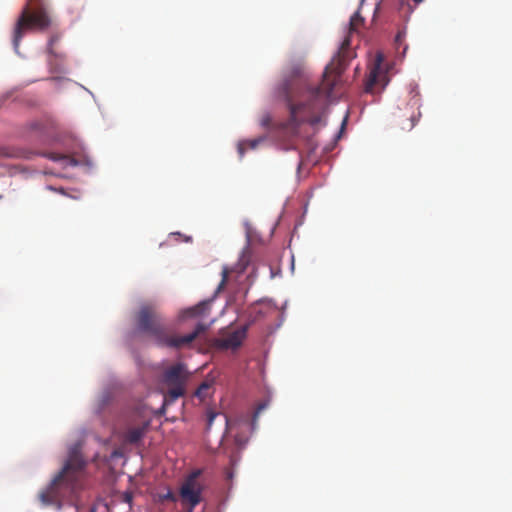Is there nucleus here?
I'll return each mask as SVG.
<instances>
[{"instance_id":"f257e3e1","label":"nucleus","mask_w":512,"mask_h":512,"mask_svg":"<svg viewBox=\"0 0 512 512\" xmlns=\"http://www.w3.org/2000/svg\"><path fill=\"white\" fill-rule=\"evenodd\" d=\"M364 24V18L359 12H355L349 22V32L341 43V46L326 66L322 82L315 87H306L295 97L286 92V104L289 110V118L280 124V129L290 137L299 136V128L308 123L315 127L322 122L325 116L328 99L334 88L341 80V75L346 67L348 51L351 46L350 35L357 32Z\"/></svg>"},{"instance_id":"f03ea898","label":"nucleus","mask_w":512,"mask_h":512,"mask_svg":"<svg viewBox=\"0 0 512 512\" xmlns=\"http://www.w3.org/2000/svg\"><path fill=\"white\" fill-rule=\"evenodd\" d=\"M135 329L145 335L157 347L181 350L189 347L192 342L208 329V325L199 322L192 332L179 335L165 323L163 315L152 304L140 306L134 316Z\"/></svg>"},{"instance_id":"b1692460","label":"nucleus","mask_w":512,"mask_h":512,"mask_svg":"<svg viewBox=\"0 0 512 512\" xmlns=\"http://www.w3.org/2000/svg\"><path fill=\"white\" fill-rule=\"evenodd\" d=\"M194 508H191V506H189V509L187 512H193Z\"/></svg>"},{"instance_id":"423d86ee","label":"nucleus","mask_w":512,"mask_h":512,"mask_svg":"<svg viewBox=\"0 0 512 512\" xmlns=\"http://www.w3.org/2000/svg\"><path fill=\"white\" fill-rule=\"evenodd\" d=\"M188 379V373L182 363H177L169 367L163 374V382L167 385V397L170 401H175L185 394V384Z\"/></svg>"},{"instance_id":"393cba45","label":"nucleus","mask_w":512,"mask_h":512,"mask_svg":"<svg viewBox=\"0 0 512 512\" xmlns=\"http://www.w3.org/2000/svg\"><path fill=\"white\" fill-rule=\"evenodd\" d=\"M57 191H59V192H60V193H62V194L64 193V191H63V189H62V188L58 189Z\"/></svg>"},{"instance_id":"6ab92c4d","label":"nucleus","mask_w":512,"mask_h":512,"mask_svg":"<svg viewBox=\"0 0 512 512\" xmlns=\"http://www.w3.org/2000/svg\"><path fill=\"white\" fill-rule=\"evenodd\" d=\"M267 407V403H261L257 406L255 412H254V416H253V420L256 421V419L258 418L259 414L264 410L266 409Z\"/></svg>"},{"instance_id":"5701e85b","label":"nucleus","mask_w":512,"mask_h":512,"mask_svg":"<svg viewBox=\"0 0 512 512\" xmlns=\"http://www.w3.org/2000/svg\"><path fill=\"white\" fill-rule=\"evenodd\" d=\"M400 38H401V36H400V34H398L397 37H396V41L399 42Z\"/></svg>"},{"instance_id":"2eb2a0df","label":"nucleus","mask_w":512,"mask_h":512,"mask_svg":"<svg viewBox=\"0 0 512 512\" xmlns=\"http://www.w3.org/2000/svg\"><path fill=\"white\" fill-rule=\"evenodd\" d=\"M212 386V381H204L200 384V386L197 388L196 390V393L195 395L201 399H204L207 394H208V390L211 388Z\"/></svg>"},{"instance_id":"6e6552de","label":"nucleus","mask_w":512,"mask_h":512,"mask_svg":"<svg viewBox=\"0 0 512 512\" xmlns=\"http://www.w3.org/2000/svg\"><path fill=\"white\" fill-rule=\"evenodd\" d=\"M247 326H242L225 337L216 340V346L221 349H237L241 346L243 340L246 337Z\"/></svg>"},{"instance_id":"7ed1b4c3","label":"nucleus","mask_w":512,"mask_h":512,"mask_svg":"<svg viewBox=\"0 0 512 512\" xmlns=\"http://www.w3.org/2000/svg\"><path fill=\"white\" fill-rule=\"evenodd\" d=\"M85 464L82 455L78 451L72 450L62 470L39 494L42 503L60 506L63 500L77 493L82 488Z\"/></svg>"},{"instance_id":"9d476101","label":"nucleus","mask_w":512,"mask_h":512,"mask_svg":"<svg viewBox=\"0 0 512 512\" xmlns=\"http://www.w3.org/2000/svg\"><path fill=\"white\" fill-rule=\"evenodd\" d=\"M208 303L201 302L193 307L187 308L180 313V319L184 320L186 318H194L198 316L205 315L208 310Z\"/></svg>"},{"instance_id":"f8f14e48","label":"nucleus","mask_w":512,"mask_h":512,"mask_svg":"<svg viewBox=\"0 0 512 512\" xmlns=\"http://www.w3.org/2000/svg\"><path fill=\"white\" fill-rule=\"evenodd\" d=\"M146 431V425L141 427H133L125 433V441L130 444L139 442L144 436Z\"/></svg>"},{"instance_id":"bb28decb","label":"nucleus","mask_w":512,"mask_h":512,"mask_svg":"<svg viewBox=\"0 0 512 512\" xmlns=\"http://www.w3.org/2000/svg\"><path fill=\"white\" fill-rule=\"evenodd\" d=\"M92 512H94V511H92Z\"/></svg>"},{"instance_id":"4468645a","label":"nucleus","mask_w":512,"mask_h":512,"mask_svg":"<svg viewBox=\"0 0 512 512\" xmlns=\"http://www.w3.org/2000/svg\"><path fill=\"white\" fill-rule=\"evenodd\" d=\"M47 157L53 161L59 162L62 161L65 163V165H75L76 162L69 156L58 154V153H49L47 154Z\"/></svg>"},{"instance_id":"0eeeda50","label":"nucleus","mask_w":512,"mask_h":512,"mask_svg":"<svg viewBox=\"0 0 512 512\" xmlns=\"http://www.w3.org/2000/svg\"><path fill=\"white\" fill-rule=\"evenodd\" d=\"M201 471L192 472L183 482L180 488V498L183 505L195 508L201 502L202 485L198 482Z\"/></svg>"},{"instance_id":"20e7f679","label":"nucleus","mask_w":512,"mask_h":512,"mask_svg":"<svg viewBox=\"0 0 512 512\" xmlns=\"http://www.w3.org/2000/svg\"><path fill=\"white\" fill-rule=\"evenodd\" d=\"M52 24L47 0H27L13 29L12 44L18 53L20 42L27 31H45Z\"/></svg>"},{"instance_id":"4be33fe9","label":"nucleus","mask_w":512,"mask_h":512,"mask_svg":"<svg viewBox=\"0 0 512 512\" xmlns=\"http://www.w3.org/2000/svg\"><path fill=\"white\" fill-rule=\"evenodd\" d=\"M415 4L421 3L423 0H413Z\"/></svg>"},{"instance_id":"a878e982","label":"nucleus","mask_w":512,"mask_h":512,"mask_svg":"<svg viewBox=\"0 0 512 512\" xmlns=\"http://www.w3.org/2000/svg\"><path fill=\"white\" fill-rule=\"evenodd\" d=\"M346 123V118L343 120L342 125L344 126Z\"/></svg>"},{"instance_id":"ddd939ff","label":"nucleus","mask_w":512,"mask_h":512,"mask_svg":"<svg viewBox=\"0 0 512 512\" xmlns=\"http://www.w3.org/2000/svg\"><path fill=\"white\" fill-rule=\"evenodd\" d=\"M379 77H380L379 65H375L370 70L369 77H368L366 85H365L366 92L373 93L374 86L377 84Z\"/></svg>"},{"instance_id":"9b49d317","label":"nucleus","mask_w":512,"mask_h":512,"mask_svg":"<svg viewBox=\"0 0 512 512\" xmlns=\"http://www.w3.org/2000/svg\"><path fill=\"white\" fill-rule=\"evenodd\" d=\"M265 140V137H258L250 140H242L238 143L237 150L240 158H242L247 149H256L258 145Z\"/></svg>"},{"instance_id":"aec40b11","label":"nucleus","mask_w":512,"mask_h":512,"mask_svg":"<svg viewBox=\"0 0 512 512\" xmlns=\"http://www.w3.org/2000/svg\"><path fill=\"white\" fill-rule=\"evenodd\" d=\"M58 40V37L57 36H52L49 40V48L51 49V47L53 46V44Z\"/></svg>"},{"instance_id":"412c9836","label":"nucleus","mask_w":512,"mask_h":512,"mask_svg":"<svg viewBox=\"0 0 512 512\" xmlns=\"http://www.w3.org/2000/svg\"><path fill=\"white\" fill-rule=\"evenodd\" d=\"M126 501H128V502L131 501V496L130 495H126Z\"/></svg>"},{"instance_id":"f3484780","label":"nucleus","mask_w":512,"mask_h":512,"mask_svg":"<svg viewBox=\"0 0 512 512\" xmlns=\"http://www.w3.org/2000/svg\"><path fill=\"white\" fill-rule=\"evenodd\" d=\"M159 500H160V502H164V501L176 502L177 496L173 493L172 490L169 489V490H167L166 493L159 495Z\"/></svg>"},{"instance_id":"a211bd4d","label":"nucleus","mask_w":512,"mask_h":512,"mask_svg":"<svg viewBox=\"0 0 512 512\" xmlns=\"http://www.w3.org/2000/svg\"><path fill=\"white\" fill-rule=\"evenodd\" d=\"M271 123H272V118H271L270 114L269 113L263 114L260 119V125L265 128H268V127H270Z\"/></svg>"},{"instance_id":"1a4fd4ad","label":"nucleus","mask_w":512,"mask_h":512,"mask_svg":"<svg viewBox=\"0 0 512 512\" xmlns=\"http://www.w3.org/2000/svg\"><path fill=\"white\" fill-rule=\"evenodd\" d=\"M249 260H250L249 255H247L246 253H243L239 259V262L234 267H232V268L224 267L222 270V279L217 287L216 292L219 293L220 291H222L224 289L225 285L229 281L230 275L233 272H236L238 274L244 273V271L246 270V268L249 264Z\"/></svg>"},{"instance_id":"39448f33","label":"nucleus","mask_w":512,"mask_h":512,"mask_svg":"<svg viewBox=\"0 0 512 512\" xmlns=\"http://www.w3.org/2000/svg\"><path fill=\"white\" fill-rule=\"evenodd\" d=\"M421 98L417 85L410 87L407 102L395 114L397 125L403 131H410L421 118Z\"/></svg>"},{"instance_id":"dca6fc26","label":"nucleus","mask_w":512,"mask_h":512,"mask_svg":"<svg viewBox=\"0 0 512 512\" xmlns=\"http://www.w3.org/2000/svg\"><path fill=\"white\" fill-rule=\"evenodd\" d=\"M218 416H222L225 421V424L228 425V417L225 414L209 411L207 414V430L211 428L214 419Z\"/></svg>"}]
</instances>
